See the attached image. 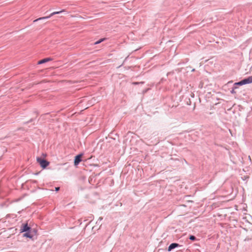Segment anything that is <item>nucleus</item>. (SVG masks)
Here are the masks:
<instances>
[{"label": "nucleus", "mask_w": 252, "mask_h": 252, "mask_svg": "<svg viewBox=\"0 0 252 252\" xmlns=\"http://www.w3.org/2000/svg\"><path fill=\"white\" fill-rule=\"evenodd\" d=\"M36 161L40 164V166L43 169L45 168L49 165V162L44 159H42L40 157L36 158Z\"/></svg>", "instance_id": "nucleus-1"}, {"label": "nucleus", "mask_w": 252, "mask_h": 252, "mask_svg": "<svg viewBox=\"0 0 252 252\" xmlns=\"http://www.w3.org/2000/svg\"><path fill=\"white\" fill-rule=\"evenodd\" d=\"M252 83V76H249L248 78L244 79L242 81L235 83V85H243L247 84H250Z\"/></svg>", "instance_id": "nucleus-2"}, {"label": "nucleus", "mask_w": 252, "mask_h": 252, "mask_svg": "<svg viewBox=\"0 0 252 252\" xmlns=\"http://www.w3.org/2000/svg\"><path fill=\"white\" fill-rule=\"evenodd\" d=\"M65 11V10L64 9H63L62 10L60 11H55V12H52V13L50 14V15L48 16H45V17H40V18H39L36 20H34L33 21V22H35L38 20H43V19H48V18H49L50 17H51V16H52L53 15H54L55 14H59L61 12H64Z\"/></svg>", "instance_id": "nucleus-3"}, {"label": "nucleus", "mask_w": 252, "mask_h": 252, "mask_svg": "<svg viewBox=\"0 0 252 252\" xmlns=\"http://www.w3.org/2000/svg\"><path fill=\"white\" fill-rule=\"evenodd\" d=\"M82 157V154H80L75 157L74 159V165H77L79 162L81 161V158Z\"/></svg>", "instance_id": "nucleus-4"}, {"label": "nucleus", "mask_w": 252, "mask_h": 252, "mask_svg": "<svg viewBox=\"0 0 252 252\" xmlns=\"http://www.w3.org/2000/svg\"><path fill=\"white\" fill-rule=\"evenodd\" d=\"M30 229V227L28 226L27 224H23L20 230L21 232H23L25 231H28Z\"/></svg>", "instance_id": "nucleus-5"}, {"label": "nucleus", "mask_w": 252, "mask_h": 252, "mask_svg": "<svg viewBox=\"0 0 252 252\" xmlns=\"http://www.w3.org/2000/svg\"><path fill=\"white\" fill-rule=\"evenodd\" d=\"M51 61H52V58H45L44 59H42V60L38 61V63H37V64H42V63H47L48 62Z\"/></svg>", "instance_id": "nucleus-6"}, {"label": "nucleus", "mask_w": 252, "mask_h": 252, "mask_svg": "<svg viewBox=\"0 0 252 252\" xmlns=\"http://www.w3.org/2000/svg\"><path fill=\"white\" fill-rule=\"evenodd\" d=\"M179 246V244L177 243H172L170 245V246L168 248V251H170L172 249L177 247Z\"/></svg>", "instance_id": "nucleus-7"}, {"label": "nucleus", "mask_w": 252, "mask_h": 252, "mask_svg": "<svg viewBox=\"0 0 252 252\" xmlns=\"http://www.w3.org/2000/svg\"><path fill=\"white\" fill-rule=\"evenodd\" d=\"M24 236L28 237V238H32L33 237V235L31 234V233L30 232H28L25 233L24 234Z\"/></svg>", "instance_id": "nucleus-8"}, {"label": "nucleus", "mask_w": 252, "mask_h": 252, "mask_svg": "<svg viewBox=\"0 0 252 252\" xmlns=\"http://www.w3.org/2000/svg\"><path fill=\"white\" fill-rule=\"evenodd\" d=\"M105 39V38H101V39H99V40L96 41L94 43V44L95 45L98 44L100 43L101 42L103 41Z\"/></svg>", "instance_id": "nucleus-9"}, {"label": "nucleus", "mask_w": 252, "mask_h": 252, "mask_svg": "<svg viewBox=\"0 0 252 252\" xmlns=\"http://www.w3.org/2000/svg\"><path fill=\"white\" fill-rule=\"evenodd\" d=\"M189 239H190V240H193H193H195L196 238H195V236H193V235H191V236H190V237H189Z\"/></svg>", "instance_id": "nucleus-10"}, {"label": "nucleus", "mask_w": 252, "mask_h": 252, "mask_svg": "<svg viewBox=\"0 0 252 252\" xmlns=\"http://www.w3.org/2000/svg\"><path fill=\"white\" fill-rule=\"evenodd\" d=\"M55 189H56V191H58L59 190V189H60V188L59 187H57V188H56Z\"/></svg>", "instance_id": "nucleus-11"}, {"label": "nucleus", "mask_w": 252, "mask_h": 252, "mask_svg": "<svg viewBox=\"0 0 252 252\" xmlns=\"http://www.w3.org/2000/svg\"><path fill=\"white\" fill-rule=\"evenodd\" d=\"M42 156L45 158L46 156V154H42Z\"/></svg>", "instance_id": "nucleus-12"}, {"label": "nucleus", "mask_w": 252, "mask_h": 252, "mask_svg": "<svg viewBox=\"0 0 252 252\" xmlns=\"http://www.w3.org/2000/svg\"><path fill=\"white\" fill-rule=\"evenodd\" d=\"M249 159H250V160H251V158L250 156H249Z\"/></svg>", "instance_id": "nucleus-13"}]
</instances>
